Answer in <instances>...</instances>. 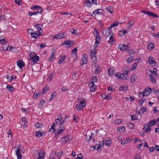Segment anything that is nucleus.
I'll return each instance as SVG.
<instances>
[{"label": "nucleus", "mask_w": 159, "mask_h": 159, "mask_svg": "<svg viewBox=\"0 0 159 159\" xmlns=\"http://www.w3.org/2000/svg\"><path fill=\"white\" fill-rule=\"evenodd\" d=\"M141 157V156L137 154L134 156V159H140Z\"/></svg>", "instance_id": "obj_64"}, {"label": "nucleus", "mask_w": 159, "mask_h": 159, "mask_svg": "<svg viewBox=\"0 0 159 159\" xmlns=\"http://www.w3.org/2000/svg\"><path fill=\"white\" fill-rule=\"evenodd\" d=\"M6 88L7 89L11 92H13L14 89L13 87L11 85H8L7 86Z\"/></svg>", "instance_id": "obj_24"}, {"label": "nucleus", "mask_w": 159, "mask_h": 159, "mask_svg": "<svg viewBox=\"0 0 159 159\" xmlns=\"http://www.w3.org/2000/svg\"><path fill=\"white\" fill-rule=\"evenodd\" d=\"M137 79V76L135 75H133L131 78V81L132 83H134Z\"/></svg>", "instance_id": "obj_18"}, {"label": "nucleus", "mask_w": 159, "mask_h": 159, "mask_svg": "<svg viewBox=\"0 0 159 159\" xmlns=\"http://www.w3.org/2000/svg\"><path fill=\"white\" fill-rule=\"evenodd\" d=\"M128 127L130 129H133L134 127V124L133 123L130 122L128 125Z\"/></svg>", "instance_id": "obj_47"}, {"label": "nucleus", "mask_w": 159, "mask_h": 159, "mask_svg": "<svg viewBox=\"0 0 159 159\" xmlns=\"http://www.w3.org/2000/svg\"><path fill=\"white\" fill-rule=\"evenodd\" d=\"M65 33H61L59 34H57L55 35V38L56 39H61L64 38L65 37Z\"/></svg>", "instance_id": "obj_9"}, {"label": "nucleus", "mask_w": 159, "mask_h": 159, "mask_svg": "<svg viewBox=\"0 0 159 159\" xmlns=\"http://www.w3.org/2000/svg\"><path fill=\"white\" fill-rule=\"evenodd\" d=\"M16 63L17 65L20 69L22 68V67L25 66V63L22 59L19 60Z\"/></svg>", "instance_id": "obj_7"}, {"label": "nucleus", "mask_w": 159, "mask_h": 159, "mask_svg": "<svg viewBox=\"0 0 159 159\" xmlns=\"http://www.w3.org/2000/svg\"><path fill=\"white\" fill-rule=\"evenodd\" d=\"M91 59H92V61H93L94 63H96L97 61V58L96 56L91 57Z\"/></svg>", "instance_id": "obj_55"}, {"label": "nucleus", "mask_w": 159, "mask_h": 159, "mask_svg": "<svg viewBox=\"0 0 159 159\" xmlns=\"http://www.w3.org/2000/svg\"><path fill=\"white\" fill-rule=\"evenodd\" d=\"M84 5L88 7H90L91 6V0H87L85 2Z\"/></svg>", "instance_id": "obj_21"}, {"label": "nucleus", "mask_w": 159, "mask_h": 159, "mask_svg": "<svg viewBox=\"0 0 159 159\" xmlns=\"http://www.w3.org/2000/svg\"><path fill=\"white\" fill-rule=\"evenodd\" d=\"M118 24V23L117 22H115V23L111 24L110 26V28H112L114 26H117Z\"/></svg>", "instance_id": "obj_51"}, {"label": "nucleus", "mask_w": 159, "mask_h": 159, "mask_svg": "<svg viewBox=\"0 0 159 159\" xmlns=\"http://www.w3.org/2000/svg\"><path fill=\"white\" fill-rule=\"evenodd\" d=\"M110 39L108 41V43L111 45L113 44V42H115V39H114L113 35L110 36L109 38Z\"/></svg>", "instance_id": "obj_17"}, {"label": "nucleus", "mask_w": 159, "mask_h": 159, "mask_svg": "<svg viewBox=\"0 0 159 159\" xmlns=\"http://www.w3.org/2000/svg\"><path fill=\"white\" fill-rule=\"evenodd\" d=\"M38 96V93H36V92H35L34 94L33 95V98L36 99L37 98Z\"/></svg>", "instance_id": "obj_62"}, {"label": "nucleus", "mask_w": 159, "mask_h": 159, "mask_svg": "<svg viewBox=\"0 0 159 159\" xmlns=\"http://www.w3.org/2000/svg\"><path fill=\"white\" fill-rule=\"evenodd\" d=\"M147 47L149 49H152L154 48V45L153 43H150L148 45Z\"/></svg>", "instance_id": "obj_38"}, {"label": "nucleus", "mask_w": 159, "mask_h": 159, "mask_svg": "<svg viewBox=\"0 0 159 159\" xmlns=\"http://www.w3.org/2000/svg\"><path fill=\"white\" fill-rule=\"evenodd\" d=\"M115 73V70L111 68H109L108 69V74L110 76L113 75Z\"/></svg>", "instance_id": "obj_19"}, {"label": "nucleus", "mask_w": 159, "mask_h": 159, "mask_svg": "<svg viewBox=\"0 0 159 159\" xmlns=\"http://www.w3.org/2000/svg\"><path fill=\"white\" fill-rule=\"evenodd\" d=\"M21 121L23 125H25L27 123V120L25 118H22L21 119Z\"/></svg>", "instance_id": "obj_42"}, {"label": "nucleus", "mask_w": 159, "mask_h": 159, "mask_svg": "<svg viewBox=\"0 0 159 159\" xmlns=\"http://www.w3.org/2000/svg\"><path fill=\"white\" fill-rule=\"evenodd\" d=\"M130 116L132 120H136L138 119V116L135 114L131 115Z\"/></svg>", "instance_id": "obj_36"}, {"label": "nucleus", "mask_w": 159, "mask_h": 159, "mask_svg": "<svg viewBox=\"0 0 159 159\" xmlns=\"http://www.w3.org/2000/svg\"><path fill=\"white\" fill-rule=\"evenodd\" d=\"M149 78L152 82L153 84L156 82V80L154 78L152 75H149Z\"/></svg>", "instance_id": "obj_33"}, {"label": "nucleus", "mask_w": 159, "mask_h": 159, "mask_svg": "<svg viewBox=\"0 0 159 159\" xmlns=\"http://www.w3.org/2000/svg\"><path fill=\"white\" fill-rule=\"evenodd\" d=\"M35 126L37 128H41L43 127V124L40 123H37L35 125Z\"/></svg>", "instance_id": "obj_39"}, {"label": "nucleus", "mask_w": 159, "mask_h": 159, "mask_svg": "<svg viewBox=\"0 0 159 159\" xmlns=\"http://www.w3.org/2000/svg\"><path fill=\"white\" fill-rule=\"evenodd\" d=\"M140 110L143 112H144L147 111V109L145 107L141 108Z\"/></svg>", "instance_id": "obj_60"}, {"label": "nucleus", "mask_w": 159, "mask_h": 159, "mask_svg": "<svg viewBox=\"0 0 159 159\" xmlns=\"http://www.w3.org/2000/svg\"><path fill=\"white\" fill-rule=\"evenodd\" d=\"M71 41L70 40H67L65 41L62 44H66L67 45H69L70 46V43Z\"/></svg>", "instance_id": "obj_43"}, {"label": "nucleus", "mask_w": 159, "mask_h": 159, "mask_svg": "<svg viewBox=\"0 0 159 159\" xmlns=\"http://www.w3.org/2000/svg\"><path fill=\"white\" fill-rule=\"evenodd\" d=\"M92 81L94 82H95L97 81V77L96 76H93L92 77Z\"/></svg>", "instance_id": "obj_57"}, {"label": "nucleus", "mask_w": 159, "mask_h": 159, "mask_svg": "<svg viewBox=\"0 0 159 159\" xmlns=\"http://www.w3.org/2000/svg\"><path fill=\"white\" fill-rule=\"evenodd\" d=\"M39 57L34 54V56L32 57L31 59L32 61L34 63H36L39 60Z\"/></svg>", "instance_id": "obj_12"}, {"label": "nucleus", "mask_w": 159, "mask_h": 159, "mask_svg": "<svg viewBox=\"0 0 159 159\" xmlns=\"http://www.w3.org/2000/svg\"><path fill=\"white\" fill-rule=\"evenodd\" d=\"M115 76L117 77L118 78H120L122 79L124 77V75L123 74H121L120 73H117L115 75Z\"/></svg>", "instance_id": "obj_20"}, {"label": "nucleus", "mask_w": 159, "mask_h": 159, "mask_svg": "<svg viewBox=\"0 0 159 159\" xmlns=\"http://www.w3.org/2000/svg\"><path fill=\"white\" fill-rule=\"evenodd\" d=\"M133 25V22L131 21H129L127 23V28L129 29L131 28Z\"/></svg>", "instance_id": "obj_32"}, {"label": "nucleus", "mask_w": 159, "mask_h": 159, "mask_svg": "<svg viewBox=\"0 0 159 159\" xmlns=\"http://www.w3.org/2000/svg\"><path fill=\"white\" fill-rule=\"evenodd\" d=\"M8 138H9V135H10V140H11L12 139V135L11 134V130L10 129L8 131Z\"/></svg>", "instance_id": "obj_54"}, {"label": "nucleus", "mask_w": 159, "mask_h": 159, "mask_svg": "<svg viewBox=\"0 0 159 159\" xmlns=\"http://www.w3.org/2000/svg\"><path fill=\"white\" fill-rule=\"evenodd\" d=\"M128 89V87L127 86L125 87V88L123 86H121L119 88V90L121 91L123 90H127Z\"/></svg>", "instance_id": "obj_46"}, {"label": "nucleus", "mask_w": 159, "mask_h": 159, "mask_svg": "<svg viewBox=\"0 0 159 159\" xmlns=\"http://www.w3.org/2000/svg\"><path fill=\"white\" fill-rule=\"evenodd\" d=\"M156 119H153L151 120L149 122L148 125H149L151 126H152L155 125L156 124V122H157L156 121Z\"/></svg>", "instance_id": "obj_26"}, {"label": "nucleus", "mask_w": 159, "mask_h": 159, "mask_svg": "<svg viewBox=\"0 0 159 159\" xmlns=\"http://www.w3.org/2000/svg\"><path fill=\"white\" fill-rule=\"evenodd\" d=\"M93 33L94 35L96 36V35H99V32L97 29L95 28L94 29Z\"/></svg>", "instance_id": "obj_49"}, {"label": "nucleus", "mask_w": 159, "mask_h": 159, "mask_svg": "<svg viewBox=\"0 0 159 159\" xmlns=\"http://www.w3.org/2000/svg\"><path fill=\"white\" fill-rule=\"evenodd\" d=\"M39 157L40 159H43L44 158L45 153L43 152H41L38 153Z\"/></svg>", "instance_id": "obj_29"}, {"label": "nucleus", "mask_w": 159, "mask_h": 159, "mask_svg": "<svg viewBox=\"0 0 159 159\" xmlns=\"http://www.w3.org/2000/svg\"><path fill=\"white\" fill-rule=\"evenodd\" d=\"M57 95V92L55 91H54L52 93L51 95V98L49 99V101H51L54 98H55Z\"/></svg>", "instance_id": "obj_25"}, {"label": "nucleus", "mask_w": 159, "mask_h": 159, "mask_svg": "<svg viewBox=\"0 0 159 159\" xmlns=\"http://www.w3.org/2000/svg\"><path fill=\"white\" fill-rule=\"evenodd\" d=\"M20 147H18L16 151V154L17 157V159H21L22 156L20 152Z\"/></svg>", "instance_id": "obj_14"}, {"label": "nucleus", "mask_w": 159, "mask_h": 159, "mask_svg": "<svg viewBox=\"0 0 159 159\" xmlns=\"http://www.w3.org/2000/svg\"><path fill=\"white\" fill-rule=\"evenodd\" d=\"M100 68V67H98L94 71V73L96 74H98L100 72V69H99V68Z\"/></svg>", "instance_id": "obj_48"}, {"label": "nucleus", "mask_w": 159, "mask_h": 159, "mask_svg": "<svg viewBox=\"0 0 159 159\" xmlns=\"http://www.w3.org/2000/svg\"><path fill=\"white\" fill-rule=\"evenodd\" d=\"M35 134L36 136L38 138L44 136L45 134L44 133L40 132L39 131H36Z\"/></svg>", "instance_id": "obj_16"}, {"label": "nucleus", "mask_w": 159, "mask_h": 159, "mask_svg": "<svg viewBox=\"0 0 159 159\" xmlns=\"http://www.w3.org/2000/svg\"><path fill=\"white\" fill-rule=\"evenodd\" d=\"M38 8H40V6H33L31 7V9L32 10H37Z\"/></svg>", "instance_id": "obj_52"}, {"label": "nucleus", "mask_w": 159, "mask_h": 159, "mask_svg": "<svg viewBox=\"0 0 159 159\" xmlns=\"http://www.w3.org/2000/svg\"><path fill=\"white\" fill-rule=\"evenodd\" d=\"M143 129H145V131L147 132H150L152 129V128L148 125V123H146L144 125Z\"/></svg>", "instance_id": "obj_5"}, {"label": "nucleus", "mask_w": 159, "mask_h": 159, "mask_svg": "<svg viewBox=\"0 0 159 159\" xmlns=\"http://www.w3.org/2000/svg\"><path fill=\"white\" fill-rule=\"evenodd\" d=\"M0 43L2 45L6 44L7 42L5 40V38L1 39L0 37Z\"/></svg>", "instance_id": "obj_41"}, {"label": "nucleus", "mask_w": 159, "mask_h": 159, "mask_svg": "<svg viewBox=\"0 0 159 159\" xmlns=\"http://www.w3.org/2000/svg\"><path fill=\"white\" fill-rule=\"evenodd\" d=\"M152 57H150L148 58V62L150 65H152L155 66L156 65V63L154 60H153Z\"/></svg>", "instance_id": "obj_8"}, {"label": "nucleus", "mask_w": 159, "mask_h": 159, "mask_svg": "<svg viewBox=\"0 0 159 159\" xmlns=\"http://www.w3.org/2000/svg\"><path fill=\"white\" fill-rule=\"evenodd\" d=\"M94 83L92 82L90 87V90L91 92H94L95 90L96 87L94 86Z\"/></svg>", "instance_id": "obj_31"}, {"label": "nucleus", "mask_w": 159, "mask_h": 159, "mask_svg": "<svg viewBox=\"0 0 159 159\" xmlns=\"http://www.w3.org/2000/svg\"><path fill=\"white\" fill-rule=\"evenodd\" d=\"M53 73H51V74L48 77L47 79V80L49 81H50L52 78L53 77Z\"/></svg>", "instance_id": "obj_40"}, {"label": "nucleus", "mask_w": 159, "mask_h": 159, "mask_svg": "<svg viewBox=\"0 0 159 159\" xmlns=\"http://www.w3.org/2000/svg\"><path fill=\"white\" fill-rule=\"evenodd\" d=\"M43 10L42 9V7L40 6V8H38L37 9V11H35L37 12V15L40 14V15H42V13L43 12Z\"/></svg>", "instance_id": "obj_23"}, {"label": "nucleus", "mask_w": 159, "mask_h": 159, "mask_svg": "<svg viewBox=\"0 0 159 159\" xmlns=\"http://www.w3.org/2000/svg\"><path fill=\"white\" fill-rule=\"evenodd\" d=\"M103 35L106 36L107 38H109L110 36L113 35V34L111 29L106 28L102 31Z\"/></svg>", "instance_id": "obj_2"}, {"label": "nucleus", "mask_w": 159, "mask_h": 159, "mask_svg": "<svg viewBox=\"0 0 159 159\" xmlns=\"http://www.w3.org/2000/svg\"><path fill=\"white\" fill-rule=\"evenodd\" d=\"M72 56L73 57V59L75 60H76L77 59V56L76 53L72 54Z\"/></svg>", "instance_id": "obj_50"}, {"label": "nucleus", "mask_w": 159, "mask_h": 159, "mask_svg": "<svg viewBox=\"0 0 159 159\" xmlns=\"http://www.w3.org/2000/svg\"><path fill=\"white\" fill-rule=\"evenodd\" d=\"M107 11L110 12L111 14H112L111 11H111V7H107Z\"/></svg>", "instance_id": "obj_59"}, {"label": "nucleus", "mask_w": 159, "mask_h": 159, "mask_svg": "<svg viewBox=\"0 0 159 159\" xmlns=\"http://www.w3.org/2000/svg\"><path fill=\"white\" fill-rule=\"evenodd\" d=\"M66 57L65 56L64 54H61L60 57L61 59L58 61V64H60L62 63L65 60Z\"/></svg>", "instance_id": "obj_15"}, {"label": "nucleus", "mask_w": 159, "mask_h": 159, "mask_svg": "<svg viewBox=\"0 0 159 159\" xmlns=\"http://www.w3.org/2000/svg\"><path fill=\"white\" fill-rule=\"evenodd\" d=\"M37 15V12H35V11L34 12H31V11L30 12H29L28 15L30 16H32L33 15Z\"/></svg>", "instance_id": "obj_56"}, {"label": "nucleus", "mask_w": 159, "mask_h": 159, "mask_svg": "<svg viewBox=\"0 0 159 159\" xmlns=\"http://www.w3.org/2000/svg\"><path fill=\"white\" fill-rule=\"evenodd\" d=\"M86 105V100L83 98L80 102H79L76 106V107L77 110H81L83 107H85Z\"/></svg>", "instance_id": "obj_1"}, {"label": "nucleus", "mask_w": 159, "mask_h": 159, "mask_svg": "<svg viewBox=\"0 0 159 159\" xmlns=\"http://www.w3.org/2000/svg\"><path fill=\"white\" fill-rule=\"evenodd\" d=\"M131 139L129 138H127L125 141L126 144H127L129 143Z\"/></svg>", "instance_id": "obj_63"}, {"label": "nucleus", "mask_w": 159, "mask_h": 159, "mask_svg": "<svg viewBox=\"0 0 159 159\" xmlns=\"http://www.w3.org/2000/svg\"><path fill=\"white\" fill-rule=\"evenodd\" d=\"M102 9H98L96 10L95 11H93L94 13L97 14H99V15H102V12H100V11H102Z\"/></svg>", "instance_id": "obj_34"}, {"label": "nucleus", "mask_w": 159, "mask_h": 159, "mask_svg": "<svg viewBox=\"0 0 159 159\" xmlns=\"http://www.w3.org/2000/svg\"><path fill=\"white\" fill-rule=\"evenodd\" d=\"M150 93H149L147 91H145L142 92H141L139 93V95H141V94H142V95L143 97L145 96H147Z\"/></svg>", "instance_id": "obj_22"}, {"label": "nucleus", "mask_w": 159, "mask_h": 159, "mask_svg": "<svg viewBox=\"0 0 159 159\" xmlns=\"http://www.w3.org/2000/svg\"><path fill=\"white\" fill-rule=\"evenodd\" d=\"M41 35V33L40 31H34V32L31 34V36L32 38L34 39H36L39 36Z\"/></svg>", "instance_id": "obj_4"}, {"label": "nucleus", "mask_w": 159, "mask_h": 159, "mask_svg": "<svg viewBox=\"0 0 159 159\" xmlns=\"http://www.w3.org/2000/svg\"><path fill=\"white\" fill-rule=\"evenodd\" d=\"M70 31L71 33H72L74 35H78L77 31L76 30H73V29H70Z\"/></svg>", "instance_id": "obj_37"}, {"label": "nucleus", "mask_w": 159, "mask_h": 159, "mask_svg": "<svg viewBox=\"0 0 159 159\" xmlns=\"http://www.w3.org/2000/svg\"><path fill=\"white\" fill-rule=\"evenodd\" d=\"M141 12L145 14H147L151 16L155 17H158V16L157 14L150 11L145 10H142L141 11Z\"/></svg>", "instance_id": "obj_3"}, {"label": "nucleus", "mask_w": 159, "mask_h": 159, "mask_svg": "<svg viewBox=\"0 0 159 159\" xmlns=\"http://www.w3.org/2000/svg\"><path fill=\"white\" fill-rule=\"evenodd\" d=\"M106 143L105 144L106 145L109 146L111 143V140L108 138H107L106 139Z\"/></svg>", "instance_id": "obj_30"}, {"label": "nucleus", "mask_w": 159, "mask_h": 159, "mask_svg": "<svg viewBox=\"0 0 159 159\" xmlns=\"http://www.w3.org/2000/svg\"><path fill=\"white\" fill-rule=\"evenodd\" d=\"M88 59V56L86 54H84L82 59V61L83 62L82 64H86L87 62Z\"/></svg>", "instance_id": "obj_10"}, {"label": "nucleus", "mask_w": 159, "mask_h": 159, "mask_svg": "<svg viewBox=\"0 0 159 159\" xmlns=\"http://www.w3.org/2000/svg\"><path fill=\"white\" fill-rule=\"evenodd\" d=\"M70 140V138L68 136H65L63 137L61 140L62 142L61 143L63 144H65L67 141H69Z\"/></svg>", "instance_id": "obj_13"}, {"label": "nucleus", "mask_w": 159, "mask_h": 159, "mask_svg": "<svg viewBox=\"0 0 159 159\" xmlns=\"http://www.w3.org/2000/svg\"><path fill=\"white\" fill-rule=\"evenodd\" d=\"M129 68L128 66L126 67L125 68V70L124 71L123 74L124 75H127L129 74Z\"/></svg>", "instance_id": "obj_27"}, {"label": "nucleus", "mask_w": 159, "mask_h": 159, "mask_svg": "<svg viewBox=\"0 0 159 159\" xmlns=\"http://www.w3.org/2000/svg\"><path fill=\"white\" fill-rule=\"evenodd\" d=\"M77 51V49L76 48H75L74 49L71 50V54L76 53V52Z\"/></svg>", "instance_id": "obj_61"}, {"label": "nucleus", "mask_w": 159, "mask_h": 159, "mask_svg": "<svg viewBox=\"0 0 159 159\" xmlns=\"http://www.w3.org/2000/svg\"><path fill=\"white\" fill-rule=\"evenodd\" d=\"M128 46L123 44H120L118 47V49L122 51H125L126 49L127 48Z\"/></svg>", "instance_id": "obj_11"}, {"label": "nucleus", "mask_w": 159, "mask_h": 159, "mask_svg": "<svg viewBox=\"0 0 159 159\" xmlns=\"http://www.w3.org/2000/svg\"><path fill=\"white\" fill-rule=\"evenodd\" d=\"M148 71L149 72H150L151 73H153L155 75H156L157 76V74L156 73L157 70L155 68H153V71H152L151 70L148 69Z\"/></svg>", "instance_id": "obj_28"}, {"label": "nucleus", "mask_w": 159, "mask_h": 159, "mask_svg": "<svg viewBox=\"0 0 159 159\" xmlns=\"http://www.w3.org/2000/svg\"><path fill=\"white\" fill-rule=\"evenodd\" d=\"M130 54H129V55L130 56L132 57H133L134 54L135 53V52L133 50H131V51L130 52Z\"/></svg>", "instance_id": "obj_53"}, {"label": "nucleus", "mask_w": 159, "mask_h": 159, "mask_svg": "<svg viewBox=\"0 0 159 159\" xmlns=\"http://www.w3.org/2000/svg\"><path fill=\"white\" fill-rule=\"evenodd\" d=\"M34 31H40V30H42V27H43V26L41 24H37L34 25Z\"/></svg>", "instance_id": "obj_6"}, {"label": "nucleus", "mask_w": 159, "mask_h": 159, "mask_svg": "<svg viewBox=\"0 0 159 159\" xmlns=\"http://www.w3.org/2000/svg\"><path fill=\"white\" fill-rule=\"evenodd\" d=\"M137 66V63H134L131 67V70H135Z\"/></svg>", "instance_id": "obj_44"}, {"label": "nucleus", "mask_w": 159, "mask_h": 159, "mask_svg": "<svg viewBox=\"0 0 159 159\" xmlns=\"http://www.w3.org/2000/svg\"><path fill=\"white\" fill-rule=\"evenodd\" d=\"M90 52H91L90 56L91 57L96 56L95 55H96V52L95 50H91L90 51Z\"/></svg>", "instance_id": "obj_45"}, {"label": "nucleus", "mask_w": 159, "mask_h": 159, "mask_svg": "<svg viewBox=\"0 0 159 159\" xmlns=\"http://www.w3.org/2000/svg\"><path fill=\"white\" fill-rule=\"evenodd\" d=\"M117 130L118 131H120V132H124L125 130V128L123 126H121L118 128Z\"/></svg>", "instance_id": "obj_35"}, {"label": "nucleus", "mask_w": 159, "mask_h": 159, "mask_svg": "<svg viewBox=\"0 0 159 159\" xmlns=\"http://www.w3.org/2000/svg\"><path fill=\"white\" fill-rule=\"evenodd\" d=\"M65 130L64 129L61 128V129H58L56 132L57 133H61L62 132Z\"/></svg>", "instance_id": "obj_58"}]
</instances>
